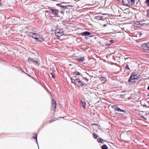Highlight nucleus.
Here are the masks:
<instances>
[{"mask_svg": "<svg viewBox=\"0 0 149 149\" xmlns=\"http://www.w3.org/2000/svg\"><path fill=\"white\" fill-rule=\"evenodd\" d=\"M48 10H46L45 12L48 13L45 14V15L46 16L51 17L50 13L52 12V13L55 15H57L58 13L59 12V11L58 10L55 9H52L51 8H49Z\"/></svg>", "mask_w": 149, "mask_h": 149, "instance_id": "obj_1", "label": "nucleus"}, {"mask_svg": "<svg viewBox=\"0 0 149 149\" xmlns=\"http://www.w3.org/2000/svg\"><path fill=\"white\" fill-rule=\"evenodd\" d=\"M56 36L58 37V38H60V37L63 36V29H57L55 32Z\"/></svg>", "mask_w": 149, "mask_h": 149, "instance_id": "obj_2", "label": "nucleus"}, {"mask_svg": "<svg viewBox=\"0 0 149 149\" xmlns=\"http://www.w3.org/2000/svg\"><path fill=\"white\" fill-rule=\"evenodd\" d=\"M75 84L79 87L81 86L84 85L82 81H80L79 78L75 79Z\"/></svg>", "mask_w": 149, "mask_h": 149, "instance_id": "obj_3", "label": "nucleus"}, {"mask_svg": "<svg viewBox=\"0 0 149 149\" xmlns=\"http://www.w3.org/2000/svg\"><path fill=\"white\" fill-rule=\"evenodd\" d=\"M28 35L29 36H31L34 39L36 40L38 38V37L39 36V35L37 33L32 32H29L28 33Z\"/></svg>", "mask_w": 149, "mask_h": 149, "instance_id": "obj_4", "label": "nucleus"}, {"mask_svg": "<svg viewBox=\"0 0 149 149\" xmlns=\"http://www.w3.org/2000/svg\"><path fill=\"white\" fill-rule=\"evenodd\" d=\"M56 107V101L53 99H52V106H51V109L53 110Z\"/></svg>", "mask_w": 149, "mask_h": 149, "instance_id": "obj_5", "label": "nucleus"}, {"mask_svg": "<svg viewBox=\"0 0 149 149\" xmlns=\"http://www.w3.org/2000/svg\"><path fill=\"white\" fill-rule=\"evenodd\" d=\"M28 61L30 63H33L35 65H38V60L35 61L31 58H29Z\"/></svg>", "mask_w": 149, "mask_h": 149, "instance_id": "obj_6", "label": "nucleus"}, {"mask_svg": "<svg viewBox=\"0 0 149 149\" xmlns=\"http://www.w3.org/2000/svg\"><path fill=\"white\" fill-rule=\"evenodd\" d=\"M137 79L136 77L134 76H133V75L131 74V76L129 78L128 80V82H131V83H134L135 81L134 80Z\"/></svg>", "mask_w": 149, "mask_h": 149, "instance_id": "obj_7", "label": "nucleus"}, {"mask_svg": "<svg viewBox=\"0 0 149 149\" xmlns=\"http://www.w3.org/2000/svg\"><path fill=\"white\" fill-rule=\"evenodd\" d=\"M142 46L144 49L149 51V42L143 44Z\"/></svg>", "mask_w": 149, "mask_h": 149, "instance_id": "obj_8", "label": "nucleus"}, {"mask_svg": "<svg viewBox=\"0 0 149 149\" xmlns=\"http://www.w3.org/2000/svg\"><path fill=\"white\" fill-rule=\"evenodd\" d=\"M76 57H75V60L80 63H81L84 61V57H81L80 58L78 57L76 58Z\"/></svg>", "mask_w": 149, "mask_h": 149, "instance_id": "obj_9", "label": "nucleus"}, {"mask_svg": "<svg viewBox=\"0 0 149 149\" xmlns=\"http://www.w3.org/2000/svg\"><path fill=\"white\" fill-rule=\"evenodd\" d=\"M122 95H123V96L122 97L123 98H124L125 99H129V98L130 97V95L128 93L125 94H123L120 95L121 96H122Z\"/></svg>", "mask_w": 149, "mask_h": 149, "instance_id": "obj_10", "label": "nucleus"}, {"mask_svg": "<svg viewBox=\"0 0 149 149\" xmlns=\"http://www.w3.org/2000/svg\"><path fill=\"white\" fill-rule=\"evenodd\" d=\"M70 77L72 81L71 86L72 87H73L74 86V77L72 76V74H70Z\"/></svg>", "mask_w": 149, "mask_h": 149, "instance_id": "obj_11", "label": "nucleus"}, {"mask_svg": "<svg viewBox=\"0 0 149 149\" xmlns=\"http://www.w3.org/2000/svg\"><path fill=\"white\" fill-rule=\"evenodd\" d=\"M132 74L133 76H134L136 77L137 79V78L140 76L141 74H140L136 72H133L132 73Z\"/></svg>", "mask_w": 149, "mask_h": 149, "instance_id": "obj_12", "label": "nucleus"}, {"mask_svg": "<svg viewBox=\"0 0 149 149\" xmlns=\"http://www.w3.org/2000/svg\"><path fill=\"white\" fill-rule=\"evenodd\" d=\"M91 33L88 31H85L81 33L80 34L83 36H88Z\"/></svg>", "mask_w": 149, "mask_h": 149, "instance_id": "obj_13", "label": "nucleus"}, {"mask_svg": "<svg viewBox=\"0 0 149 149\" xmlns=\"http://www.w3.org/2000/svg\"><path fill=\"white\" fill-rule=\"evenodd\" d=\"M75 75L76 76H75V79H78L79 78V77H81V75H80L79 72H78L75 71Z\"/></svg>", "mask_w": 149, "mask_h": 149, "instance_id": "obj_14", "label": "nucleus"}, {"mask_svg": "<svg viewBox=\"0 0 149 149\" xmlns=\"http://www.w3.org/2000/svg\"><path fill=\"white\" fill-rule=\"evenodd\" d=\"M56 5L60 7H61L63 8H64V9H66L67 7V6H63L62 5L61 3L57 4Z\"/></svg>", "mask_w": 149, "mask_h": 149, "instance_id": "obj_15", "label": "nucleus"}, {"mask_svg": "<svg viewBox=\"0 0 149 149\" xmlns=\"http://www.w3.org/2000/svg\"><path fill=\"white\" fill-rule=\"evenodd\" d=\"M36 40L40 42H42L44 41V39L41 37L39 35V36L38 37V38H37Z\"/></svg>", "mask_w": 149, "mask_h": 149, "instance_id": "obj_16", "label": "nucleus"}, {"mask_svg": "<svg viewBox=\"0 0 149 149\" xmlns=\"http://www.w3.org/2000/svg\"><path fill=\"white\" fill-rule=\"evenodd\" d=\"M99 79L103 83L104 82L107 80L106 78L104 77H101Z\"/></svg>", "mask_w": 149, "mask_h": 149, "instance_id": "obj_17", "label": "nucleus"}, {"mask_svg": "<svg viewBox=\"0 0 149 149\" xmlns=\"http://www.w3.org/2000/svg\"><path fill=\"white\" fill-rule=\"evenodd\" d=\"M81 103L82 107L84 108L85 109L86 107V102L82 100L81 101Z\"/></svg>", "mask_w": 149, "mask_h": 149, "instance_id": "obj_18", "label": "nucleus"}, {"mask_svg": "<svg viewBox=\"0 0 149 149\" xmlns=\"http://www.w3.org/2000/svg\"><path fill=\"white\" fill-rule=\"evenodd\" d=\"M123 2L125 5H128V0H122Z\"/></svg>", "mask_w": 149, "mask_h": 149, "instance_id": "obj_19", "label": "nucleus"}, {"mask_svg": "<svg viewBox=\"0 0 149 149\" xmlns=\"http://www.w3.org/2000/svg\"><path fill=\"white\" fill-rule=\"evenodd\" d=\"M112 107L114 109L115 111H117L118 108V107L116 105H113Z\"/></svg>", "mask_w": 149, "mask_h": 149, "instance_id": "obj_20", "label": "nucleus"}, {"mask_svg": "<svg viewBox=\"0 0 149 149\" xmlns=\"http://www.w3.org/2000/svg\"><path fill=\"white\" fill-rule=\"evenodd\" d=\"M97 141L100 143H103V142L102 141H104V140H103V139H101V138H100V139H97Z\"/></svg>", "mask_w": 149, "mask_h": 149, "instance_id": "obj_21", "label": "nucleus"}, {"mask_svg": "<svg viewBox=\"0 0 149 149\" xmlns=\"http://www.w3.org/2000/svg\"><path fill=\"white\" fill-rule=\"evenodd\" d=\"M102 149H107L108 147L106 145H103L102 147Z\"/></svg>", "mask_w": 149, "mask_h": 149, "instance_id": "obj_22", "label": "nucleus"}, {"mask_svg": "<svg viewBox=\"0 0 149 149\" xmlns=\"http://www.w3.org/2000/svg\"><path fill=\"white\" fill-rule=\"evenodd\" d=\"M117 111H118L123 112H125V110L121 109L120 108H118Z\"/></svg>", "mask_w": 149, "mask_h": 149, "instance_id": "obj_23", "label": "nucleus"}, {"mask_svg": "<svg viewBox=\"0 0 149 149\" xmlns=\"http://www.w3.org/2000/svg\"><path fill=\"white\" fill-rule=\"evenodd\" d=\"M93 137L95 139H96L97 137V135L95 134H94L93 135Z\"/></svg>", "mask_w": 149, "mask_h": 149, "instance_id": "obj_24", "label": "nucleus"}, {"mask_svg": "<svg viewBox=\"0 0 149 149\" xmlns=\"http://www.w3.org/2000/svg\"><path fill=\"white\" fill-rule=\"evenodd\" d=\"M83 79L85 81H86L88 82L89 81L88 79L86 77H85Z\"/></svg>", "mask_w": 149, "mask_h": 149, "instance_id": "obj_25", "label": "nucleus"}, {"mask_svg": "<svg viewBox=\"0 0 149 149\" xmlns=\"http://www.w3.org/2000/svg\"><path fill=\"white\" fill-rule=\"evenodd\" d=\"M33 138L34 139H36V141L37 143V135H34V136L33 137Z\"/></svg>", "mask_w": 149, "mask_h": 149, "instance_id": "obj_26", "label": "nucleus"}, {"mask_svg": "<svg viewBox=\"0 0 149 149\" xmlns=\"http://www.w3.org/2000/svg\"><path fill=\"white\" fill-rule=\"evenodd\" d=\"M51 74L52 75V77L53 78H55V76L54 74H53L52 73H51Z\"/></svg>", "mask_w": 149, "mask_h": 149, "instance_id": "obj_27", "label": "nucleus"}, {"mask_svg": "<svg viewBox=\"0 0 149 149\" xmlns=\"http://www.w3.org/2000/svg\"><path fill=\"white\" fill-rule=\"evenodd\" d=\"M125 68L126 69H128V70H129L130 69H129V66H128V65H127L125 67Z\"/></svg>", "mask_w": 149, "mask_h": 149, "instance_id": "obj_28", "label": "nucleus"}, {"mask_svg": "<svg viewBox=\"0 0 149 149\" xmlns=\"http://www.w3.org/2000/svg\"><path fill=\"white\" fill-rule=\"evenodd\" d=\"M98 19L100 20H102V17L100 16H98Z\"/></svg>", "mask_w": 149, "mask_h": 149, "instance_id": "obj_29", "label": "nucleus"}, {"mask_svg": "<svg viewBox=\"0 0 149 149\" xmlns=\"http://www.w3.org/2000/svg\"><path fill=\"white\" fill-rule=\"evenodd\" d=\"M130 0H128V5H130Z\"/></svg>", "mask_w": 149, "mask_h": 149, "instance_id": "obj_30", "label": "nucleus"}, {"mask_svg": "<svg viewBox=\"0 0 149 149\" xmlns=\"http://www.w3.org/2000/svg\"><path fill=\"white\" fill-rule=\"evenodd\" d=\"M146 2L149 3V0H147L146 1Z\"/></svg>", "mask_w": 149, "mask_h": 149, "instance_id": "obj_31", "label": "nucleus"}, {"mask_svg": "<svg viewBox=\"0 0 149 149\" xmlns=\"http://www.w3.org/2000/svg\"><path fill=\"white\" fill-rule=\"evenodd\" d=\"M147 14L149 15V10H148L147 11Z\"/></svg>", "mask_w": 149, "mask_h": 149, "instance_id": "obj_32", "label": "nucleus"}, {"mask_svg": "<svg viewBox=\"0 0 149 149\" xmlns=\"http://www.w3.org/2000/svg\"><path fill=\"white\" fill-rule=\"evenodd\" d=\"M129 59V58H128V57H126V58L125 57V58H124V59H125V60H126V59Z\"/></svg>", "mask_w": 149, "mask_h": 149, "instance_id": "obj_33", "label": "nucleus"}, {"mask_svg": "<svg viewBox=\"0 0 149 149\" xmlns=\"http://www.w3.org/2000/svg\"><path fill=\"white\" fill-rule=\"evenodd\" d=\"M53 121H54L53 120H51L50 121V123H52V122H53Z\"/></svg>", "mask_w": 149, "mask_h": 149, "instance_id": "obj_34", "label": "nucleus"}, {"mask_svg": "<svg viewBox=\"0 0 149 149\" xmlns=\"http://www.w3.org/2000/svg\"><path fill=\"white\" fill-rule=\"evenodd\" d=\"M61 13L62 14H63V13L64 12H63V11H61Z\"/></svg>", "mask_w": 149, "mask_h": 149, "instance_id": "obj_35", "label": "nucleus"}, {"mask_svg": "<svg viewBox=\"0 0 149 149\" xmlns=\"http://www.w3.org/2000/svg\"><path fill=\"white\" fill-rule=\"evenodd\" d=\"M148 89L149 90V86L148 87Z\"/></svg>", "mask_w": 149, "mask_h": 149, "instance_id": "obj_36", "label": "nucleus"}, {"mask_svg": "<svg viewBox=\"0 0 149 149\" xmlns=\"http://www.w3.org/2000/svg\"><path fill=\"white\" fill-rule=\"evenodd\" d=\"M112 41H113V40H110V42H112Z\"/></svg>", "mask_w": 149, "mask_h": 149, "instance_id": "obj_37", "label": "nucleus"}, {"mask_svg": "<svg viewBox=\"0 0 149 149\" xmlns=\"http://www.w3.org/2000/svg\"><path fill=\"white\" fill-rule=\"evenodd\" d=\"M143 118L145 119L146 120V118H144V117H143Z\"/></svg>", "mask_w": 149, "mask_h": 149, "instance_id": "obj_38", "label": "nucleus"}, {"mask_svg": "<svg viewBox=\"0 0 149 149\" xmlns=\"http://www.w3.org/2000/svg\"><path fill=\"white\" fill-rule=\"evenodd\" d=\"M143 118L145 119L146 120V118H144V117H143Z\"/></svg>", "mask_w": 149, "mask_h": 149, "instance_id": "obj_39", "label": "nucleus"}, {"mask_svg": "<svg viewBox=\"0 0 149 149\" xmlns=\"http://www.w3.org/2000/svg\"><path fill=\"white\" fill-rule=\"evenodd\" d=\"M147 79H149V77H148Z\"/></svg>", "mask_w": 149, "mask_h": 149, "instance_id": "obj_40", "label": "nucleus"}, {"mask_svg": "<svg viewBox=\"0 0 149 149\" xmlns=\"http://www.w3.org/2000/svg\"><path fill=\"white\" fill-rule=\"evenodd\" d=\"M106 26V25H104V26Z\"/></svg>", "mask_w": 149, "mask_h": 149, "instance_id": "obj_41", "label": "nucleus"}, {"mask_svg": "<svg viewBox=\"0 0 149 149\" xmlns=\"http://www.w3.org/2000/svg\"><path fill=\"white\" fill-rule=\"evenodd\" d=\"M102 141V142H103L104 141Z\"/></svg>", "mask_w": 149, "mask_h": 149, "instance_id": "obj_42", "label": "nucleus"}, {"mask_svg": "<svg viewBox=\"0 0 149 149\" xmlns=\"http://www.w3.org/2000/svg\"><path fill=\"white\" fill-rule=\"evenodd\" d=\"M148 95H149V93H148Z\"/></svg>", "mask_w": 149, "mask_h": 149, "instance_id": "obj_43", "label": "nucleus"}, {"mask_svg": "<svg viewBox=\"0 0 149 149\" xmlns=\"http://www.w3.org/2000/svg\"><path fill=\"white\" fill-rule=\"evenodd\" d=\"M1 3H0V6L1 5Z\"/></svg>", "mask_w": 149, "mask_h": 149, "instance_id": "obj_44", "label": "nucleus"}]
</instances>
